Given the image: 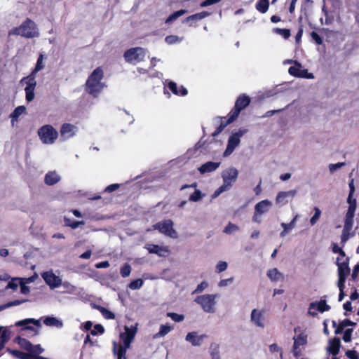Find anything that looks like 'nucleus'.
Listing matches in <instances>:
<instances>
[{
  "instance_id": "nucleus-55",
  "label": "nucleus",
  "mask_w": 359,
  "mask_h": 359,
  "mask_svg": "<svg viewBox=\"0 0 359 359\" xmlns=\"http://www.w3.org/2000/svg\"><path fill=\"white\" fill-rule=\"evenodd\" d=\"M25 109H26L24 106L18 107L17 108H15L14 111L12 113V114H11L12 118H16L19 117L21 114H22L25 112Z\"/></svg>"
},
{
  "instance_id": "nucleus-64",
  "label": "nucleus",
  "mask_w": 359,
  "mask_h": 359,
  "mask_svg": "<svg viewBox=\"0 0 359 359\" xmlns=\"http://www.w3.org/2000/svg\"><path fill=\"white\" fill-rule=\"evenodd\" d=\"M346 356L350 359H359V355L354 350H348L346 352Z\"/></svg>"
},
{
  "instance_id": "nucleus-10",
  "label": "nucleus",
  "mask_w": 359,
  "mask_h": 359,
  "mask_svg": "<svg viewBox=\"0 0 359 359\" xmlns=\"http://www.w3.org/2000/svg\"><path fill=\"white\" fill-rule=\"evenodd\" d=\"M250 321L255 327L264 329L266 327L265 311L259 309H253L250 313Z\"/></svg>"
},
{
  "instance_id": "nucleus-63",
  "label": "nucleus",
  "mask_w": 359,
  "mask_h": 359,
  "mask_svg": "<svg viewBox=\"0 0 359 359\" xmlns=\"http://www.w3.org/2000/svg\"><path fill=\"white\" fill-rule=\"evenodd\" d=\"M344 165H345L344 163H341V162L334 163V164H330L329 165V170L332 173V172H335L337 170L342 168Z\"/></svg>"
},
{
  "instance_id": "nucleus-59",
  "label": "nucleus",
  "mask_w": 359,
  "mask_h": 359,
  "mask_svg": "<svg viewBox=\"0 0 359 359\" xmlns=\"http://www.w3.org/2000/svg\"><path fill=\"white\" fill-rule=\"evenodd\" d=\"M346 276H347L344 275H338L339 279L337 282V286L339 289H344Z\"/></svg>"
},
{
  "instance_id": "nucleus-38",
  "label": "nucleus",
  "mask_w": 359,
  "mask_h": 359,
  "mask_svg": "<svg viewBox=\"0 0 359 359\" xmlns=\"http://www.w3.org/2000/svg\"><path fill=\"white\" fill-rule=\"evenodd\" d=\"M13 354L20 359H36L37 356H34L30 353H26L20 351H13Z\"/></svg>"
},
{
  "instance_id": "nucleus-35",
  "label": "nucleus",
  "mask_w": 359,
  "mask_h": 359,
  "mask_svg": "<svg viewBox=\"0 0 359 359\" xmlns=\"http://www.w3.org/2000/svg\"><path fill=\"white\" fill-rule=\"evenodd\" d=\"M347 203L349 205L346 214L348 215H355V212L356 210V200L353 198V197L348 196Z\"/></svg>"
},
{
  "instance_id": "nucleus-31",
  "label": "nucleus",
  "mask_w": 359,
  "mask_h": 359,
  "mask_svg": "<svg viewBox=\"0 0 359 359\" xmlns=\"http://www.w3.org/2000/svg\"><path fill=\"white\" fill-rule=\"evenodd\" d=\"M60 180V175L55 172H48L45 176V183L48 185H53Z\"/></svg>"
},
{
  "instance_id": "nucleus-60",
  "label": "nucleus",
  "mask_w": 359,
  "mask_h": 359,
  "mask_svg": "<svg viewBox=\"0 0 359 359\" xmlns=\"http://www.w3.org/2000/svg\"><path fill=\"white\" fill-rule=\"evenodd\" d=\"M208 286V283L206 281H203L199 285H198L196 289L194 291V293H200L206 289Z\"/></svg>"
},
{
  "instance_id": "nucleus-20",
  "label": "nucleus",
  "mask_w": 359,
  "mask_h": 359,
  "mask_svg": "<svg viewBox=\"0 0 359 359\" xmlns=\"http://www.w3.org/2000/svg\"><path fill=\"white\" fill-rule=\"evenodd\" d=\"M144 248L149 253L156 254L160 257H165L169 253L168 248L165 246L147 243Z\"/></svg>"
},
{
  "instance_id": "nucleus-48",
  "label": "nucleus",
  "mask_w": 359,
  "mask_h": 359,
  "mask_svg": "<svg viewBox=\"0 0 359 359\" xmlns=\"http://www.w3.org/2000/svg\"><path fill=\"white\" fill-rule=\"evenodd\" d=\"M228 264L224 261H219L215 266V271L217 273H222L226 270Z\"/></svg>"
},
{
  "instance_id": "nucleus-17",
  "label": "nucleus",
  "mask_w": 359,
  "mask_h": 359,
  "mask_svg": "<svg viewBox=\"0 0 359 359\" xmlns=\"http://www.w3.org/2000/svg\"><path fill=\"white\" fill-rule=\"evenodd\" d=\"M307 334L305 332H301L294 336L293 354L294 356H299L301 353L300 347L307 344Z\"/></svg>"
},
{
  "instance_id": "nucleus-41",
  "label": "nucleus",
  "mask_w": 359,
  "mask_h": 359,
  "mask_svg": "<svg viewBox=\"0 0 359 359\" xmlns=\"http://www.w3.org/2000/svg\"><path fill=\"white\" fill-rule=\"evenodd\" d=\"M199 144H196L194 147L191 148L186 152V156L188 158L196 157L198 155V149L200 148Z\"/></svg>"
},
{
  "instance_id": "nucleus-19",
  "label": "nucleus",
  "mask_w": 359,
  "mask_h": 359,
  "mask_svg": "<svg viewBox=\"0 0 359 359\" xmlns=\"http://www.w3.org/2000/svg\"><path fill=\"white\" fill-rule=\"evenodd\" d=\"M206 337L205 334H198L197 332H191L187 334L185 340L194 346H200Z\"/></svg>"
},
{
  "instance_id": "nucleus-53",
  "label": "nucleus",
  "mask_w": 359,
  "mask_h": 359,
  "mask_svg": "<svg viewBox=\"0 0 359 359\" xmlns=\"http://www.w3.org/2000/svg\"><path fill=\"white\" fill-rule=\"evenodd\" d=\"M19 344L22 348L28 351L29 352H30V350L32 348V344L25 339H19Z\"/></svg>"
},
{
  "instance_id": "nucleus-36",
  "label": "nucleus",
  "mask_w": 359,
  "mask_h": 359,
  "mask_svg": "<svg viewBox=\"0 0 359 359\" xmlns=\"http://www.w3.org/2000/svg\"><path fill=\"white\" fill-rule=\"evenodd\" d=\"M184 39L183 36H178L176 35H169L165 38V41L168 45H172L181 43Z\"/></svg>"
},
{
  "instance_id": "nucleus-46",
  "label": "nucleus",
  "mask_w": 359,
  "mask_h": 359,
  "mask_svg": "<svg viewBox=\"0 0 359 359\" xmlns=\"http://www.w3.org/2000/svg\"><path fill=\"white\" fill-rule=\"evenodd\" d=\"M131 272V266L128 264H125L120 270V273L122 277L126 278L130 276Z\"/></svg>"
},
{
  "instance_id": "nucleus-23",
  "label": "nucleus",
  "mask_w": 359,
  "mask_h": 359,
  "mask_svg": "<svg viewBox=\"0 0 359 359\" xmlns=\"http://www.w3.org/2000/svg\"><path fill=\"white\" fill-rule=\"evenodd\" d=\"M220 165V162L208 161L198 168V170L201 175L211 172L216 170Z\"/></svg>"
},
{
  "instance_id": "nucleus-9",
  "label": "nucleus",
  "mask_w": 359,
  "mask_h": 359,
  "mask_svg": "<svg viewBox=\"0 0 359 359\" xmlns=\"http://www.w3.org/2000/svg\"><path fill=\"white\" fill-rule=\"evenodd\" d=\"M154 229H157L158 231L167 236L172 238H177L178 234L173 229V222L171 219H166L159 222L153 226Z\"/></svg>"
},
{
  "instance_id": "nucleus-37",
  "label": "nucleus",
  "mask_w": 359,
  "mask_h": 359,
  "mask_svg": "<svg viewBox=\"0 0 359 359\" xmlns=\"http://www.w3.org/2000/svg\"><path fill=\"white\" fill-rule=\"evenodd\" d=\"M186 12L187 11L185 10L182 9V10H180V11H177L173 13L172 14L169 15L168 18L166 19L165 23L166 24L172 23V22L176 20L178 18H180V16H182L184 13H186Z\"/></svg>"
},
{
  "instance_id": "nucleus-39",
  "label": "nucleus",
  "mask_w": 359,
  "mask_h": 359,
  "mask_svg": "<svg viewBox=\"0 0 359 359\" xmlns=\"http://www.w3.org/2000/svg\"><path fill=\"white\" fill-rule=\"evenodd\" d=\"M61 286H62L64 287V289L65 290V292L68 294H74L77 290V287L76 286L73 285L68 281H65V282L62 281Z\"/></svg>"
},
{
  "instance_id": "nucleus-28",
  "label": "nucleus",
  "mask_w": 359,
  "mask_h": 359,
  "mask_svg": "<svg viewBox=\"0 0 359 359\" xmlns=\"http://www.w3.org/2000/svg\"><path fill=\"white\" fill-rule=\"evenodd\" d=\"M11 332L7 327L0 326V348L10 339Z\"/></svg>"
},
{
  "instance_id": "nucleus-18",
  "label": "nucleus",
  "mask_w": 359,
  "mask_h": 359,
  "mask_svg": "<svg viewBox=\"0 0 359 359\" xmlns=\"http://www.w3.org/2000/svg\"><path fill=\"white\" fill-rule=\"evenodd\" d=\"M76 132V126L70 123H64L60 129V136L62 140H67L73 137Z\"/></svg>"
},
{
  "instance_id": "nucleus-58",
  "label": "nucleus",
  "mask_w": 359,
  "mask_h": 359,
  "mask_svg": "<svg viewBox=\"0 0 359 359\" xmlns=\"http://www.w3.org/2000/svg\"><path fill=\"white\" fill-rule=\"evenodd\" d=\"M233 281V278H229L226 279H222L218 283V286L219 287H225L231 284Z\"/></svg>"
},
{
  "instance_id": "nucleus-62",
  "label": "nucleus",
  "mask_w": 359,
  "mask_h": 359,
  "mask_svg": "<svg viewBox=\"0 0 359 359\" xmlns=\"http://www.w3.org/2000/svg\"><path fill=\"white\" fill-rule=\"evenodd\" d=\"M352 332H353L352 329H347L346 330H345L344 335H343V340L345 342L351 341Z\"/></svg>"
},
{
  "instance_id": "nucleus-54",
  "label": "nucleus",
  "mask_w": 359,
  "mask_h": 359,
  "mask_svg": "<svg viewBox=\"0 0 359 359\" xmlns=\"http://www.w3.org/2000/svg\"><path fill=\"white\" fill-rule=\"evenodd\" d=\"M18 284L20 285V278H14L8 283L6 287L15 290L18 287Z\"/></svg>"
},
{
  "instance_id": "nucleus-21",
  "label": "nucleus",
  "mask_w": 359,
  "mask_h": 359,
  "mask_svg": "<svg viewBox=\"0 0 359 359\" xmlns=\"http://www.w3.org/2000/svg\"><path fill=\"white\" fill-rule=\"evenodd\" d=\"M240 142V140L232 134L228 140L226 149L223 154L224 156L227 157L231 155L236 147L238 146Z\"/></svg>"
},
{
  "instance_id": "nucleus-11",
  "label": "nucleus",
  "mask_w": 359,
  "mask_h": 359,
  "mask_svg": "<svg viewBox=\"0 0 359 359\" xmlns=\"http://www.w3.org/2000/svg\"><path fill=\"white\" fill-rule=\"evenodd\" d=\"M250 102L248 96L241 95L236 100L234 109L229 113V121L232 122L240 114L241 111L245 109Z\"/></svg>"
},
{
  "instance_id": "nucleus-26",
  "label": "nucleus",
  "mask_w": 359,
  "mask_h": 359,
  "mask_svg": "<svg viewBox=\"0 0 359 359\" xmlns=\"http://www.w3.org/2000/svg\"><path fill=\"white\" fill-rule=\"evenodd\" d=\"M34 324L37 327H41V320H36L34 318H26L22 320L17 321L15 325L17 327L25 326V329L32 330V327L29 326V324Z\"/></svg>"
},
{
  "instance_id": "nucleus-25",
  "label": "nucleus",
  "mask_w": 359,
  "mask_h": 359,
  "mask_svg": "<svg viewBox=\"0 0 359 359\" xmlns=\"http://www.w3.org/2000/svg\"><path fill=\"white\" fill-rule=\"evenodd\" d=\"M43 318L44 325L48 327H55L57 328H62L63 323L61 320L53 316H45Z\"/></svg>"
},
{
  "instance_id": "nucleus-16",
  "label": "nucleus",
  "mask_w": 359,
  "mask_h": 359,
  "mask_svg": "<svg viewBox=\"0 0 359 359\" xmlns=\"http://www.w3.org/2000/svg\"><path fill=\"white\" fill-rule=\"evenodd\" d=\"M297 193L296 190L280 191L276 195L275 203L279 207L284 206L296 196Z\"/></svg>"
},
{
  "instance_id": "nucleus-42",
  "label": "nucleus",
  "mask_w": 359,
  "mask_h": 359,
  "mask_svg": "<svg viewBox=\"0 0 359 359\" xmlns=\"http://www.w3.org/2000/svg\"><path fill=\"white\" fill-rule=\"evenodd\" d=\"M353 217H354V215H348V214H346L344 226V227L346 229V230L352 229L353 225Z\"/></svg>"
},
{
  "instance_id": "nucleus-12",
  "label": "nucleus",
  "mask_w": 359,
  "mask_h": 359,
  "mask_svg": "<svg viewBox=\"0 0 359 359\" xmlns=\"http://www.w3.org/2000/svg\"><path fill=\"white\" fill-rule=\"evenodd\" d=\"M21 82L25 83L27 85L25 88L27 101H32L34 98V89L36 85L35 76L33 75V74H31L29 76L23 78L21 80Z\"/></svg>"
},
{
  "instance_id": "nucleus-52",
  "label": "nucleus",
  "mask_w": 359,
  "mask_h": 359,
  "mask_svg": "<svg viewBox=\"0 0 359 359\" xmlns=\"http://www.w3.org/2000/svg\"><path fill=\"white\" fill-rule=\"evenodd\" d=\"M167 316L170 317L173 321L177 323L181 322L184 319V316L183 315L172 312L167 313Z\"/></svg>"
},
{
  "instance_id": "nucleus-49",
  "label": "nucleus",
  "mask_w": 359,
  "mask_h": 359,
  "mask_svg": "<svg viewBox=\"0 0 359 359\" xmlns=\"http://www.w3.org/2000/svg\"><path fill=\"white\" fill-rule=\"evenodd\" d=\"M314 211H315V213H314L313 216L310 219V224L312 226H313L314 224H316L317 223V222L318 221V219L321 215V211L318 208L316 207L314 208Z\"/></svg>"
},
{
  "instance_id": "nucleus-6",
  "label": "nucleus",
  "mask_w": 359,
  "mask_h": 359,
  "mask_svg": "<svg viewBox=\"0 0 359 359\" xmlns=\"http://www.w3.org/2000/svg\"><path fill=\"white\" fill-rule=\"evenodd\" d=\"M273 206V203L268 199L262 200L255 205L254 214L252 221L257 224H261L262 216L268 213Z\"/></svg>"
},
{
  "instance_id": "nucleus-22",
  "label": "nucleus",
  "mask_w": 359,
  "mask_h": 359,
  "mask_svg": "<svg viewBox=\"0 0 359 359\" xmlns=\"http://www.w3.org/2000/svg\"><path fill=\"white\" fill-rule=\"evenodd\" d=\"M299 218V215H295L290 223L282 222L280 224L283 231L280 233V237H285L295 226Z\"/></svg>"
},
{
  "instance_id": "nucleus-43",
  "label": "nucleus",
  "mask_w": 359,
  "mask_h": 359,
  "mask_svg": "<svg viewBox=\"0 0 359 359\" xmlns=\"http://www.w3.org/2000/svg\"><path fill=\"white\" fill-rule=\"evenodd\" d=\"M44 67L43 65V55L41 54L37 60L36 67L32 74L34 76V74L43 69Z\"/></svg>"
},
{
  "instance_id": "nucleus-3",
  "label": "nucleus",
  "mask_w": 359,
  "mask_h": 359,
  "mask_svg": "<svg viewBox=\"0 0 359 359\" xmlns=\"http://www.w3.org/2000/svg\"><path fill=\"white\" fill-rule=\"evenodd\" d=\"M238 176V170L236 168L230 167L225 169L222 173L223 184L215 190L212 195V198H217L222 193L229 190L236 181Z\"/></svg>"
},
{
  "instance_id": "nucleus-61",
  "label": "nucleus",
  "mask_w": 359,
  "mask_h": 359,
  "mask_svg": "<svg viewBox=\"0 0 359 359\" xmlns=\"http://www.w3.org/2000/svg\"><path fill=\"white\" fill-rule=\"evenodd\" d=\"M351 231V229L346 230V229L344 227L343 231H342L341 237L342 243H346L348 241V239L350 237V231Z\"/></svg>"
},
{
  "instance_id": "nucleus-51",
  "label": "nucleus",
  "mask_w": 359,
  "mask_h": 359,
  "mask_svg": "<svg viewBox=\"0 0 359 359\" xmlns=\"http://www.w3.org/2000/svg\"><path fill=\"white\" fill-rule=\"evenodd\" d=\"M203 194L201 191L198 189H196L191 195L189 196V201L193 202H197L200 201L203 198Z\"/></svg>"
},
{
  "instance_id": "nucleus-4",
  "label": "nucleus",
  "mask_w": 359,
  "mask_h": 359,
  "mask_svg": "<svg viewBox=\"0 0 359 359\" xmlns=\"http://www.w3.org/2000/svg\"><path fill=\"white\" fill-rule=\"evenodd\" d=\"M9 35H20L25 38L37 37L39 35L36 25L30 19H27L20 26L12 29Z\"/></svg>"
},
{
  "instance_id": "nucleus-14",
  "label": "nucleus",
  "mask_w": 359,
  "mask_h": 359,
  "mask_svg": "<svg viewBox=\"0 0 359 359\" xmlns=\"http://www.w3.org/2000/svg\"><path fill=\"white\" fill-rule=\"evenodd\" d=\"M330 309V306L327 304L325 299H320L318 302H313L310 303L308 310L309 315L315 317L317 316V312L323 313Z\"/></svg>"
},
{
  "instance_id": "nucleus-1",
  "label": "nucleus",
  "mask_w": 359,
  "mask_h": 359,
  "mask_svg": "<svg viewBox=\"0 0 359 359\" xmlns=\"http://www.w3.org/2000/svg\"><path fill=\"white\" fill-rule=\"evenodd\" d=\"M124 330L125 332L120 334L121 342L120 344L113 342V352L117 356V359L126 358V351L137 333V325L130 327L125 326Z\"/></svg>"
},
{
  "instance_id": "nucleus-57",
  "label": "nucleus",
  "mask_w": 359,
  "mask_h": 359,
  "mask_svg": "<svg viewBox=\"0 0 359 359\" xmlns=\"http://www.w3.org/2000/svg\"><path fill=\"white\" fill-rule=\"evenodd\" d=\"M104 331V329L102 325L100 324H96L93 329L91 330L90 334L92 335H97V334H102Z\"/></svg>"
},
{
  "instance_id": "nucleus-33",
  "label": "nucleus",
  "mask_w": 359,
  "mask_h": 359,
  "mask_svg": "<svg viewBox=\"0 0 359 359\" xmlns=\"http://www.w3.org/2000/svg\"><path fill=\"white\" fill-rule=\"evenodd\" d=\"M269 0H259V1H257L255 6L256 9L262 13H266L269 9Z\"/></svg>"
},
{
  "instance_id": "nucleus-27",
  "label": "nucleus",
  "mask_w": 359,
  "mask_h": 359,
  "mask_svg": "<svg viewBox=\"0 0 359 359\" xmlns=\"http://www.w3.org/2000/svg\"><path fill=\"white\" fill-rule=\"evenodd\" d=\"M168 88L175 95L184 96L187 95V90L183 86H180V90L176 84V83L172 81H169L167 86Z\"/></svg>"
},
{
  "instance_id": "nucleus-15",
  "label": "nucleus",
  "mask_w": 359,
  "mask_h": 359,
  "mask_svg": "<svg viewBox=\"0 0 359 359\" xmlns=\"http://www.w3.org/2000/svg\"><path fill=\"white\" fill-rule=\"evenodd\" d=\"M41 276L50 289L57 288L62 285V279L52 271L43 273Z\"/></svg>"
},
{
  "instance_id": "nucleus-45",
  "label": "nucleus",
  "mask_w": 359,
  "mask_h": 359,
  "mask_svg": "<svg viewBox=\"0 0 359 359\" xmlns=\"http://www.w3.org/2000/svg\"><path fill=\"white\" fill-rule=\"evenodd\" d=\"M273 32L277 34L281 35L284 39H288L290 36V32L287 29L274 28Z\"/></svg>"
},
{
  "instance_id": "nucleus-34",
  "label": "nucleus",
  "mask_w": 359,
  "mask_h": 359,
  "mask_svg": "<svg viewBox=\"0 0 359 359\" xmlns=\"http://www.w3.org/2000/svg\"><path fill=\"white\" fill-rule=\"evenodd\" d=\"M209 13L208 12L203 11L198 13H196L194 15H190L185 19V22H189L190 21H198L201 20L205 17L208 16Z\"/></svg>"
},
{
  "instance_id": "nucleus-29",
  "label": "nucleus",
  "mask_w": 359,
  "mask_h": 359,
  "mask_svg": "<svg viewBox=\"0 0 359 359\" xmlns=\"http://www.w3.org/2000/svg\"><path fill=\"white\" fill-rule=\"evenodd\" d=\"M337 265L338 266V275L348 276L349 274L350 269L346 260L340 262V257H337Z\"/></svg>"
},
{
  "instance_id": "nucleus-5",
  "label": "nucleus",
  "mask_w": 359,
  "mask_h": 359,
  "mask_svg": "<svg viewBox=\"0 0 359 359\" xmlns=\"http://www.w3.org/2000/svg\"><path fill=\"white\" fill-rule=\"evenodd\" d=\"M38 135L41 141L45 144H53L58 137V133L50 125H44L38 130Z\"/></svg>"
},
{
  "instance_id": "nucleus-2",
  "label": "nucleus",
  "mask_w": 359,
  "mask_h": 359,
  "mask_svg": "<svg viewBox=\"0 0 359 359\" xmlns=\"http://www.w3.org/2000/svg\"><path fill=\"white\" fill-rule=\"evenodd\" d=\"M103 71L100 67L96 68L88 76L86 83L87 93L96 97L106 87L103 79Z\"/></svg>"
},
{
  "instance_id": "nucleus-50",
  "label": "nucleus",
  "mask_w": 359,
  "mask_h": 359,
  "mask_svg": "<svg viewBox=\"0 0 359 359\" xmlns=\"http://www.w3.org/2000/svg\"><path fill=\"white\" fill-rule=\"evenodd\" d=\"M99 310L106 319H114L115 318V315L114 313L104 307H100Z\"/></svg>"
},
{
  "instance_id": "nucleus-13",
  "label": "nucleus",
  "mask_w": 359,
  "mask_h": 359,
  "mask_svg": "<svg viewBox=\"0 0 359 359\" xmlns=\"http://www.w3.org/2000/svg\"><path fill=\"white\" fill-rule=\"evenodd\" d=\"M289 74L293 76L301 77L305 79H312L314 76L312 73H309L306 69H304L302 65L298 62H294V65L289 68Z\"/></svg>"
},
{
  "instance_id": "nucleus-32",
  "label": "nucleus",
  "mask_w": 359,
  "mask_h": 359,
  "mask_svg": "<svg viewBox=\"0 0 359 359\" xmlns=\"http://www.w3.org/2000/svg\"><path fill=\"white\" fill-rule=\"evenodd\" d=\"M174 327L172 325H161L160 326V329L158 332L156 333L154 336V338H158L165 336L170 331L173 330Z\"/></svg>"
},
{
  "instance_id": "nucleus-30",
  "label": "nucleus",
  "mask_w": 359,
  "mask_h": 359,
  "mask_svg": "<svg viewBox=\"0 0 359 359\" xmlns=\"http://www.w3.org/2000/svg\"><path fill=\"white\" fill-rule=\"evenodd\" d=\"M340 345V339L337 337L334 338L332 340L330 341L327 350L333 355H336L339 351Z\"/></svg>"
},
{
  "instance_id": "nucleus-44",
  "label": "nucleus",
  "mask_w": 359,
  "mask_h": 359,
  "mask_svg": "<svg viewBox=\"0 0 359 359\" xmlns=\"http://www.w3.org/2000/svg\"><path fill=\"white\" fill-rule=\"evenodd\" d=\"M143 280L140 278L134 280L130 282L128 287L130 289L133 290H138L142 287L143 285Z\"/></svg>"
},
{
  "instance_id": "nucleus-47",
  "label": "nucleus",
  "mask_w": 359,
  "mask_h": 359,
  "mask_svg": "<svg viewBox=\"0 0 359 359\" xmlns=\"http://www.w3.org/2000/svg\"><path fill=\"white\" fill-rule=\"evenodd\" d=\"M238 230V226L234 224L229 223L224 229V233L226 234H231Z\"/></svg>"
},
{
  "instance_id": "nucleus-40",
  "label": "nucleus",
  "mask_w": 359,
  "mask_h": 359,
  "mask_svg": "<svg viewBox=\"0 0 359 359\" xmlns=\"http://www.w3.org/2000/svg\"><path fill=\"white\" fill-rule=\"evenodd\" d=\"M65 225L73 229L78 228L80 225L84 224L83 221H72L70 219L65 218Z\"/></svg>"
},
{
  "instance_id": "nucleus-7",
  "label": "nucleus",
  "mask_w": 359,
  "mask_h": 359,
  "mask_svg": "<svg viewBox=\"0 0 359 359\" xmlns=\"http://www.w3.org/2000/svg\"><path fill=\"white\" fill-rule=\"evenodd\" d=\"M217 297H218L217 294H203L198 296L195 299V302L201 306L205 312L213 313L215 312V299Z\"/></svg>"
},
{
  "instance_id": "nucleus-56",
  "label": "nucleus",
  "mask_w": 359,
  "mask_h": 359,
  "mask_svg": "<svg viewBox=\"0 0 359 359\" xmlns=\"http://www.w3.org/2000/svg\"><path fill=\"white\" fill-rule=\"evenodd\" d=\"M269 351L271 353H276V352L279 353L280 358H283L282 348L280 347H279L277 344L274 343V344H271L269 346Z\"/></svg>"
},
{
  "instance_id": "nucleus-24",
  "label": "nucleus",
  "mask_w": 359,
  "mask_h": 359,
  "mask_svg": "<svg viewBox=\"0 0 359 359\" xmlns=\"http://www.w3.org/2000/svg\"><path fill=\"white\" fill-rule=\"evenodd\" d=\"M266 276L272 282L283 281L284 280V275L277 268L269 269L266 272Z\"/></svg>"
},
{
  "instance_id": "nucleus-8",
  "label": "nucleus",
  "mask_w": 359,
  "mask_h": 359,
  "mask_svg": "<svg viewBox=\"0 0 359 359\" xmlns=\"http://www.w3.org/2000/svg\"><path fill=\"white\" fill-rule=\"evenodd\" d=\"M147 50L141 47L133 48L124 53V57L126 62L136 65L143 61L147 55Z\"/></svg>"
}]
</instances>
